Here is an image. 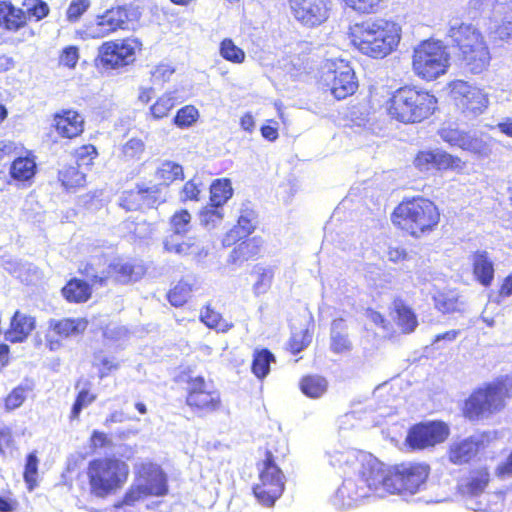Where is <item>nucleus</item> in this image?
I'll list each match as a JSON object with an SVG mask.
<instances>
[{
    "mask_svg": "<svg viewBox=\"0 0 512 512\" xmlns=\"http://www.w3.org/2000/svg\"><path fill=\"white\" fill-rule=\"evenodd\" d=\"M331 463L345 476L339 488L341 496L358 501L373 493H386L388 467L372 454L348 450L336 452Z\"/></svg>",
    "mask_w": 512,
    "mask_h": 512,
    "instance_id": "f257e3e1",
    "label": "nucleus"
},
{
    "mask_svg": "<svg viewBox=\"0 0 512 512\" xmlns=\"http://www.w3.org/2000/svg\"><path fill=\"white\" fill-rule=\"evenodd\" d=\"M348 38L359 53L380 60L397 50L402 39V28L391 19H368L352 24L348 29Z\"/></svg>",
    "mask_w": 512,
    "mask_h": 512,
    "instance_id": "f03ea898",
    "label": "nucleus"
},
{
    "mask_svg": "<svg viewBox=\"0 0 512 512\" xmlns=\"http://www.w3.org/2000/svg\"><path fill=\"white\" fill-rule=\"evenodd\" d=\"M383 107L391 121L403 125H414L434 115L438 109V99L428 89L404 84L389 93Z\"/></svg>",
    "mask_w": 512,
    "mask_h": 512,
    "instance_id": "7ed1b4c3",
    "label": "nucleus"
},
{
    "mask_svg": "<svg viewBox=\"0 0 512 512\" xmlns=\"http://www.w3.org/2000/svg\"><path fill=\"white\" fill-rule=\"evenodd\" d=\"M390 219L403 234L419 239L437 230L441 211L430 198L414 195L403 198L391 212Z\"/></svg>",
    "mask_w": 512,
    "mask_h": 512,
    "instance_id": "20e7f679",
    "label": "nucleus"
},
{
    "mask_svg": "<svg viewBox=\"0 0 512 512\" xmlns=\"http://www.w3.org/2000/svg\"><path fill=\"white\" fill-rule=\"evenodd\" d=\"M263 458L256 463L259 482L253 485L252 493L257 501L271 508L285 490V476L278 466L288 452L283 440L271 438L263 448H259Z\"/></svg>",
    "mask_w": 512,
    "mask_h": 512,
    "instance_id": "39448f33",
    "label": "nucleus"
},
{
    "mask_svg": "<svg viewBox=\"0 0 512 512\" xmlns=\"http://www.w3.org/2000/svg\"><path fill=\"white\" fill-rule=\"evenodd\" d=\"M447 35L466 74L481 75L488 71L492 56L483 33L476 26L458 23L449 27Z\"/></svg>",
    "mask_w": 512,
    "mask_h": 512,
    "instance_id": "423d86ee",
    "label": "nucleus"
},
{
    "mask_svg": "<svg viewBox=\"0 0 512 512\" xmlns=\"http://www.w3.org/2000/svg\"><path fill=\"white\" fill-rule=\"evenodd\" d=\"M510 399L512 374L501 375L473 389L462 403L461 414L471 422L482 421L503 411Z\"/></svg>",
    "mask_w": 512,
    "mask_h": 512,
    "instance_id": "0eeeda50",
    "label": "nucleus"
},
{
    "mask_svg": "<svg viewBox=\"0 0 512 512\" xmlns=\"http://www.w3.org/2000/svg\"><path fill=\"white\" fill-rule=\"evenodd\" d=\"M128 474V465L120 459L112 457L91 460L87 468L90 496L106 498L123 486Z\"/></svg>",
    "mask_w": 512,
    "mask_h": 512,
    "instance_id": "6e6552de",
    "label": "nucleus"
},
{
    "mask_svg": "<svg viewBox=\"0 0 512 512\" xmlns=\"http://www.w3.org/2000/svg\"><path fill=\"white\" fill-rule=\"evenodd\" d=\"M412 71L422 81L432 82L445 75L450 67V55L440 40L421 41L412 52Z\"/></svg>",
    "mask_w": 512,
    "mask_h": 512,
    "instance_id": "1a4fd4ad",
    "label": "nucleus"
},
{
    "mask_svg": "<svg viewBox=\"0 0 512 512\" xmlns=\"http://www.w3.org/2000/svg\"><path fill=\"white\" fill-rule=\"evenodd\" d=\"M431 468L426 462L403 461L388 467L386 493L411 496L418 493L428 481Z\"/></svg>",
    "mask_w": 512,
    "mask_h": 512,
    "instance_id": "9d476101",
    "label": "nucleus"
},
{
    "mask_svg": "<svg viewBox=\"0 0 512 512\" xmlns=\"http://www.w3.org/2000/svg\"><path fill=\"white\" fill-rule=\"evenodd\" d=\"M321 82L334 99L340 101L353 96L359 88L355 70L349 61L331 59L325 63Z\"/></svg>",
    "mask_w": 512,
    "mask_h": 512,
    "instance_id": "9b49d317",
    "label": "nucleus"
},
{
    "mask_svg": "<svg viewBox=\"0 0 512 512\" xmlns=\"http://www.w3.org/2000/svg\"><path fill=\"white\" fill-rule=\"evenodd\" d=\"M160 495V466L143 463L139 467L138 477L125 492L122 499L114 504L115 512H126L148 496Z\"/></svg>",
    "mask_w": 512,
    "mask_h": 512,
    "instance_id": "f8f14e48",
    "label": "nucleus"
},
{
    "mask_svg": "<svg viewBox=\"0 0 512 512\" xmlns=\"http://www.w3.org/2000/svg\"><path fill=\"white\" fill-rule=\"evenodd\" d=\"M449 95L457 110L467 119H475L489 106V95L484 89L461 79L448 83Z\"/></svg>",
    "mask_w": 512,
    "mask_h": 512,
    "instance_id": "ddd939ff",
    "label": "nucleus"
},
{
    "mask_svg": "<svg viewBox=\"0 0 512 512\" xmlns=\"http://www.w3.org/2000/svg\"><path fill=\"white\" fill-rule=\"evenodd\" d=\"M185 402L199 416L216 412L222 405L219 391L203 376L188 378Z\"/></svg>",
    "mask_w": 512,
    "mask_h": 512,
    "instance_id": "4468645a",
    "label": "nucleus"
},
{
    "mask_svg": "<svg viewBox=\"0 0 512 512\" xmlns=\"http://www.w3.org/2000/svg\"><path fill=\"white\" fill-rule=\"evenodd\" d=\"M141 16L138 5H119L106 10L98 15L96 22L89 27V34L94 38L105 37L118 29H129L130 23H134Z\"/></svg>",
    "mask_w": 512,
    "mask_h": 512,
    "instance_id": "2eb2a0df",
    "label": "nucleus"
},
{
    "mask_svg": "<svg viewBox=\"0 0 512 512\" xmlns=\"http://www.w3.org/2000/svg\"><path fill=\"white\" fill-rule=\"evenodd\" d=\"M449 435L450 427L444 421L419 422L410 427L405 443L412 450H425L445 442Z\"/></svg>",
    "mask_w": 512,
    "mask_h": 512,
    "instance_id": "dca6fc26",
    "label": "nucleus"
},
{
    "mask_svg": "<svg viewBox=\"0 0 512 512\" xmlns=\"http://www.w3.org/2000/svg\"><path fill=\"white\" fill-rule=\"evenodd\" d=\"M413 166L421 173L455 172L462 173L466 168V161L443 149L419 150L413 158Z\"/></svg>",
    "mask_w": 512,
    "mask_h": 512,
    "instance_id": "f3484780",
    "label": "nucleus"
},
{
    "mask_svg": "<svg viewBox=\"0 0 512 512\" xmlns=\"http://www.w3.org/2000/svg\"><path fill=\"white\" fill-rule=\"evenodd\" d=\"M140 46L137 39L105 42L99 47L96 65L104 69H119L130 65L135 61L136 50Z\"/></svg>",
    "mask_w": 512,
    "mask_h": 512,
    "instance_id": "a211bd4d",
    "label": "nucleus"
},
{
    "mask_svg": "<svg viewBox=\"0 0 512 512\" xmlns=\"http://www.w3.org/2000/svg\"><path fill=\"white\" fill-rule=\"evenodd\" d=\"M191 214L187 209L176 211L169 220L172 234L164 240V249L180 255H198L199 247L191 239L185 240L184 235L189 231Z\"/></svg>",
    "mask_w": 512,
    "mask_h": 512,
    "instance_id": "6ab92c4d",
    "label": "nucleus"
},
{
    "mask_svg": "<svg viewBox=\"0 0 512 512\" xmlns=\"http://www.w3.org/2000/svg\"><path fill=\"white\" fill-rule=\"evenodd\" d=\"M294 18L306 27H316L328 20L332 0H287Z\"/></svg>",
    "mask_w": 512,
    "mask_h": 512,
    "instance_id": "aec40b11",
    "label": "nucleus"
},
{
    "mask_svg": "<svg viewBox=\"0 0 512 512\" xmlns=\"http://www.w3.org/2000/svg\"><path fill=\"white\" fill-rule=\"evenodd\" d=\"M493 480L491 469L487 465H478L468 469L459 479L456 491L465 500H477L486 493Z\"/></svg>",
    "mask_w": 512,
    "mask_h": 512,
    "instance_id": "412c9836",
    "label": "nucleus"
},
{
    "mask_svg": "<svg viewBox=\"0 0 512 512\" xmlns=\"http://www.w3.org/2000/svg\"><path fill=\"white\" fill-rule=\"evenodd\" d=\"M482 446V440L475 436L455 439L447 446V460L456 466L467 465L478 456Z\"/></svg>",
    "mask_w": 512,
    "mask_h": 512,
    "instance_id": "4be33fe9",
    "label": "nucleus"
},
{
    "mask_svg": "<svg viewBox=\"0 0 512 512\" xmlns=\"http://www.w3.org/2000/svg\"><path fill=\"white\" fill-rule=\"evenodd\" d=\"M144 273L145 269L142 265L118 259L109 264L106 277L107 281L112 279L116 283L129 284L139 280Z\"/></svg>",
    "mask_w": 512,
    "mask_h": 512,
    "instance_id": "5701e85b",
    "label": "nucleus"
},
{
    "mask_svg": "<svg viewBox=\"0 0 512 512\" xmlns=\"http://www.w3.org/2000/svg\"><path fill=\"white\" fill-rule=\"evenodd\" d=\"M472 273L475 280L483 287L487 288L492 285L495 268L487 251L477 250L472 254Z\"/></svg>",
    "mask_w": 512,
    "mask_h": 512,
    "instance_id": "b1692460",
    "label": "nucleus"
},
{
    "mask_svg": "<svg viewBox=\"0 0 512 512\" xmlns=\"http://www.w3.org/2000/svg\"><path fill=\"white\" fill-rule=\"evenodd\" d=\"M54 126L62 137L73 138L83 132V117L76 111L63 110L54 116Z\"/></svg>",
    "mask_w": 512,
    "mask_h": 512,
    "instance_id": "393cba45",
    "label": "nucleus"
},
{
    "mask_svg": "<svg viewBox=\"0 0 512 512\" xmlns=\"http://www.w3.org/2000/svg\"><path fill=\"white\" fill-rule=\"evenodd\" d=\"M253 219L251 211L241 213L236 224L224 235L223 245L230 247L236 245L242 239L249 238L255 230Z\"/></svg>",
    "mask_w": 512,
    "mask_h": 512,
    "instance_id": "a878e982",
    "label": "nucleus"
},
{
    "mask_svg": "<svg viewBox=\"0 0 512 512\" xmlns=\"http://www.w3.org/2000/svg\"><path fill=\"white\" fill-rule=\"evenodd\" d=\"M35 328V319L16 311L11 319L10 329L5 332V340L11 343L24 341Z\"/></svg>",
    "mask_w": 512,
    "mask_h": 512,
    "instance_id": "bb28decb",
    "label": "nucleus"
},
{
    "mask_svg": "<svg viewBox=\"0 0 512 512\" xmlns=\"http://www.w3.org/2000/svg\"><path fill=\"white\" fill-rule=\"evenodd\" d=\"M262 240L259 237L245 238L238 242L229 255V262L241 264L256 259L261 251Z\"/></svg>",
    "mask_w": 512,
    "mask_h": 512,
    "instance_id": "cd10ccee",
    "label": "nucleus"
},
{
    "mask_svg": "<svg viewBox=\"0 0 512 512\" xmlns=\"http://www.w3.org/2000/svg\"><path fill=\"white\" fill-rule=\"evenodd\" d=\"M299 389L306 397L317 399L326 393L328 381L319 374H306L299 380Z\"/></svg>",
    "mask_w": 512,
    "mask_h": 512,
    "instance_id": "c85d7f7f",
    "label": "nucleus"
},
{
    "mask_svg": "<svg viewBox=\"0 0 512 512\" xmlns=\"http://www.w3.org/2000/svg\"><path fill=\"white\" fill-rule=\"evenodd\" d=\"M92 294L91 285L81 279L73 278L62 288L63 297L74 303L86 302Z\"/></svg>",
    "mask_w": 512,
    "mask_h": 512,
    "instance_id": "c756f323",
    "label": "nucleus"
},
{
    "mask_svg": "<svg viewBox=\"0 0 512 512\" xmlns=\"http://www.w3.org/2000/svg\"><path fill=\"white\" fill-rule=\"evenodd\" d=\"M23 9L15 8L9 2L0 3V24L8 30L16 31L26 23Z\"/></svg>",
    "mask_w": 512,
    "mask_h": 512,
    "instance_id": "7c9ffc66",
    "label": "nucleus"
},
{
    "mask_svg": "<svg viewBox=\"0 0 512 512\" xmlns=\"http://www.w3.org/2000/svg\"><path fill=\"white\" fill-rule=\"evenodd\" d=\"M276 361L274 354L267 348H257L253 351L251 372L259 380L270 373V366Z\"/></svg>",
    "mask_w": 512,
    "mask_h": 512,
    "instance_id": "2f4dec72",
    "label": "nucleus"
},
{
    "mask_svg": "<svg viewBox=\"0 0 512 512\" xmlns=\"http://www.w3.org/2000/svg\"><path fill=\"white\" fill-rule=\"evenodd\" d=\"M393 306L396 313V322L401 328L402 333L407 334L413 332L418 325L414 311L401 299H395Z\"/></svg>",
    "mask_w": 512,
    "mask_h": 512,
    "instance_id": "473e14b6",
    "label": "nucleus"
},
{
    "mask_svg": "<svg viewBox=\"0 0 512 512\" xmlns=\"http://www.w3.org/2000/svg\"><path fill=\"white\" fill-rule=\"evenodd\" d=\"M49 327L59 336L67 338L84 332L87 328V321L81 318L62 320H50Z\"/></svg>",
    "mask_w": 512,
    "mask_h": 512,
    "instance_id": "72a5a7b5",
    "label": "nucleus"
},
{
    "mask_svg": "<svg viewBox=\"0 0 512 512\" xmlns=\"http://www.w3.org/2000/svg\"><path fill=\"white\" fill-rule=\"evenodd\" d=\"M195 289L194 282L181 279L168 291L167 299L172 306L181 307L188 302Z\"/></svg>",
    "mask_w": 512,
    "mask_h": 512,
    "instance_id": "f704fd0d",
    "label": "nucleus"
},
{
    "mask_svg": "<svg viewBox=\"0 0 512 512\" xmlns=\"http://www.w3.org/2000/svg\"><path fill=\"white\" fill-rule=\"evenodd\" d=\"M233 196V188L228 178L215 179L210 185L209 202L213 206H224Z\"/></svg>",
    "mask_w": 512,
    "mask_h": 512,
    "instance_id": "c9c22d12",
    "label": "nucleus"
},
{
    "mask_svg": "<svg viewBox=\"0 0 512 512\" xmlns=\"http://www.w3.org/2000/svg\"><path fill=\"white\" fill-rule=\"evenodd\" d=\"M459 148L479 157H487L492 152L490 141L476 135H471L468 132L463 137Z\"/></svg>",
    "mask_w": 512,
    "mask_h": 512,
    "instance_id": "e433bc0d",
    "label": "nucleus"
},
{
    "mask_svg": "<svg viewBox=\"0 0 512 512\" xmlns=\"http://www.w3.org/2000/svg\"><path fill=\"white\" fill-rule=\"evenodd\" d=\"M313 333L308 328L294 330L286 343L285 349L292 355L305 350L312 342Z\"/></svg>",
    "mask_w": 512,
    "mask_h": 512,
    "instance_id": "4c0bfd02",
    "label": "nucleus"
},
{
    "mask_svg": "<svg viewBox=\"0 0 512 512\" xmlns=\"http://www.w3.org/2000/svg\"><path fill=\"white\" fill-rule=\"evenodd\" d=\"M36 164L34 161L19 157L15 159L10 167V175L17 181H29L36 173Z\"/></svg>",
    "mask_w": 512,
    "mask_h": 512,
    "instance_id": "58836bf2",
    "label": "nucleus"
},
{
    "mask_svg": "<svg viewBox=\"0 0 512 512\" xmlns=\"http://www.w3.org/2000/svg\"><path fill=\"white\" fill-rule=\"evenodd\" d=\"M199 319L208 328L221 332H226L232 327V325L228 324L222 318V315L211 306V304H206L203 307Z\"/></svg>",
    "mask_w": 512,
    "mask_h": 512,
    "instance_id": "ea45409f",
    "label": "nucleus"
},
{
    "mask_svg": "<svg viewBox=\"0 0 512 512\" xmlns=\"http://www.w3.org/2000/svg\"><path fill=\"white\" fill-rule=\"evenodd\" d=\"M345 7L358 14L370 15L380 12L388 0H340Z\"/></svg>",
    "mask_w": 512,
    "mask_h": 512,
    "instance_id": "a19ab883",
    "label": "nucleus"
},
{
    "mask_svg": "<svg viewBox=\"0 0 512 512\" xmlns=\"http://www.w3.org/2000/svg\"><path fill=\"white\" fill-rule=\"evenodd\" d=\"M58 178L66 189L82 187L86 182V175L76 166H68L58 173Z\"/></svg>",
    "mask_w": 512,
    "mask_h": 512,
    "instance_id": "79ce46f5",
    "label": "nucleus"
},
{
    "mask_svg": "<svg viewBox=\"0 0 512 512\" xmlns=\"http://www.w3.org/2000/svg\"><path fill=\"white\" fill-rule=\"evenodd\" d=\"M220 55L226 61L240 64L245 60V52L230 38H225L220 43Z\"/></svg>",
    "mask_w": 512,
    "mask_h": 512,
    "instance_id": "37998d69",
    "label": "nucleus"
},
{
    "mask_svg": "<svg viewBox=\"0 0 512 512\" xmlns=\"http://www.w3.org/2000/svg\"><path fill=\"white\" fill-rule=\"evenodd\" d=\"M224 217L222 206L205 205L199 211L200 224L204 227H215Z\"/></svg>",
    "mask_w": 512,
    "mask_h": 512,
    "instance_id": "c03bdc74",
    "label": "nucleus"
},
{
    "mask_svg": "<svg viewBox=\"0 0 512 512\" xmlns=\"http://www.w3.org/2000/svg\"><path fill=\"white\" fill-rule=\"evenodd\" d=\"M24 12L29 20L40 21L49 13V6L43 0H24Z\"/></svg>",
    "mask_w": 512,
    "mask_h": 512,
    "instance_id": "a18cd8bd",
    "label": "nucleus"
},
{
    "mask_svg": "<svg viewBox=\"0 0 512 512\" xmlns=\"http://www.w3.org/2000/svg\"><path fill=\"white\" fill-rule=\"evenodd\" d=\"M184 172L181 165L167 161L162 163V185L169 186L174 182H181Z\"/></svg>",
    "mask_w": 512,
    "mask_h": 512,
    "instance_id": "49530a36",
    "label": "nucleus"
},
{
    "mask_svg": "<svg viewBox=\"0 0 512 512\" xmlns=\"http://www.w3.org/2000/svg\"><path fill=\"white\" fill-rule=\"evenodd\" d=\"M199 118V111L193 105H185L180 108L175 117L174 123L179 128H188L192 126Z\"/></svg>",
    "mask_w": 512,
    "mask_h": 512,
    "instance_id": "de8ad7c7",
    "label": "nucleus"
},
{
    "mask_svg": "<svg viewBox=\"0 0 512 512\" xmlns=\"http://www.w3.org/2000/svg\"><path fill=\"white\" fill-rule=\"evenodd\" d=\"M147 195H143L142 189L137 191H125L119 198V205L126 211H135L142 208V199Z\"/></svg>",
    "mask_w": 512,
    "mask_h": 512,
    "instance_id": "09e8293b",
    "label": "nucleus"
},
{
    "mask_svg": "<svg viewBox=\"0 0 512 512\" xmlns=\"http://www.w3.org/2000/svg\"><path fill=\"white\" fill-rule=\"evenodd\" d=\"M31 390L32 388L28 384H21L14 388L5 399L6 409L11 411L19 408Z\"/></svg>",
    "mask_w": 512,
    "mask_h": 512,
    "instance_id": "8fccbe9b",
    "label": "nucleus"
},
{
    "mask_svg": "<svg viewBox=\"0 0 512 512\" xmlns=\"http://www.w3.org/2000/svg\"><path fill=\"white\" fill-rule=\"evenodd\" d=\"M38 457L36 452H31L26 457V463L24 467L23 477L25 482L28 484L30 490L36 485V479L38 475Z\"/></svg>",
    "mask_w": 512,
    "mask_h": 512,
    "instance_id": "3c124183",
    "label": "nucleus"
},
{
    "mask_svg": "<svg viewBox=\"0 0 512 512\" xmlns=\"http://www.w3.org/2000/svg\"><path fill=\"white\" fill-rule=\"evenodd\" d=\"M95 399L96 396L94 394H90L88 388H86L85 386L81 388L72 406L71 417L77 418L80 415L81 411L89 404L94 402Z\"/></svg>",
    "mask_w": 512,
    "mask_h": 512,
    "instance_id": "603ef678",
    "label": "nucleus"
},
{
    "mask_svg": "<svg viewBox=\"0 0 512 512\" xmlns=\"http://www.w3.org/2000/svg\"><path fill=\"white\" fill-rule=\"evenodd\" d=\"M201 194L200 184L195 179L188 180L181 189L180 200L185 203L188 201H199Z\"/></svg>",
    "mask_w": 512,
    "mask_h": 512,
    "instance_id": "864d4df0",
    "label": "nucleus"
},
{
    "mask_svg": "<svg viewBox=\"0 0 512 512\" xmlns=\"http://www.w3.org/2000/svg\"><path fill=\"white\" fill-rule=\"evenodd\" d=\"M436 307L442 313H453L458 310L459 296L442 294L436 302Z\"/></svg>",
    "mask_w": 512,
    "mask_h": 512,
    "instance_id": "5fc2aeb1",
    "label": "nucleus"
},
{
    "mask_svg": "<svg viewBox=\"0 0 512 512\" xmlns=\"http://www.w3.org/2000/svg\"><path fill=\"white\" fill-rule=\"evenodd\" d=\"M90 6L89 0H73L67 9V19L76 22Z\"/></svg>",
    "mask_w": 512,
    "mask_h": 512,
    "instance_id": "6e6d98bb",
    "label": "nucleus"
},
{
    "mask_svg": "<svg viewBox=\"0 0 512 512\" xmlns=\"http://www.w3.org/2000/svg\"><path fill=\"white\" fill-rule=\"evenodd\" d=\"M96 156L97 151L94 146H83L77 152L76 165L79 168L84 166L88 167L92 164V161Z\"/></svg>",
    "mask_w": 512,
    "mask_h": 512,
    "instance_id": "4d7b16f0",
    "label": "nucleus"
},
{
    "mask_svg": "<svg viewBox=\"0 0 512 512\" xmlns=\"http://www.w3.org/2000/svg\"><path fill=\"white\" fill-rule=\"evenodd\" d=\"M331 350L336 353H344L351 349V342L346 334L336 333L331 337Z\"/></svg>",
    "mask_w": 512,
    "mask_h": 512,
    "instance_id": "13d9d810",
    "label": "nucleus"
},
{
    "mask_svg": "<svg viewBox=\"0 0 512 512\" xmlns=\"http://www.w3.org/2000/svg\"><path fill=\"white\" fill-rule=\"evenodd\" d=\"M466 134L467 132L456 129H442L440 132V136L444 142L448 143L450 146H456L458 148Z\"/></svg>",
    "mask_w": 512,
    "mask_h": 512,
    "instance_id": "bf43d9fd",
    "label": "nucleus"
},
{
    "mask_svg": "<svg viewBox=\"0 0 512 512\" xmlns=\"http://www.w3.org/2000/svg\"><path fill=\"white\" fill-rule=\"evenodd\" d=\"M78 58V49L74 46H69L62 51V54L59 58V63L69 68H73L76 66Z\"/></svg>",
    "mask_w": 512,
    "mask_h": 512,
    "instance_id": "052dcab7",
    "label": "nucleus"
},
{
    "mask_svg": "<svg viewBox=\"0 0 512 512\" xmlns=\"http://www.w3.org/2000/svg\"><path fill=\"white\" fill-rule=\"evenodd\" d=\"M144 149V144L139 139H130L123 146V154L126 158L132 159L137 157L140 153H142Z\"/></svg>",
    "mask_w": 512,
    "mask_h": 512,
    "instance_id": "680f3d73",
    "label": "nucleus"
},
{
    "mask_svg": "<svg viewBox=\"0 0 512 512\" xmlns=\"http://www.w3.org/2000/svg\"><path fill=\"white\" fill-rule=\"evenodd\" d=\"M14 444V438L12 435L11 428L7 426L0 427V456H6V449L12 447Z\"/></svg>",
    "mask_w": 512,
    "mask_h": 512,
    "instance_id": "e2e57ef3",
    "label": "nucleus"
},
{
    "mask_svg": "<svg viewBox=\"0 0 512 512\" xmlns=\"http://www.w3.org/2000/svg\"><path fill=\"white\" fill-rule=\"evenodd\" d=\"M387 258L392 263H400L409 259V253L403 246H389Z\"/></svg>",
    "mask_w": 512,
    "mask_h": 512,
    "instance_id": "0e129e2a",
    "label": "nucleus"
},
{
    "mask_svg": "<svg viewBox=\"0 0 512 512\" xmlns=\"http://www.w3.org/2000/svg\"><path fill=\"white\" fill-rule=\"evenodd\" d=\"M142 192L143 195H147V197H144L145 199H142L141 201L142 208L147 207L157 209L158 205L160 204L158 202L157 191H152L151 189L147 188L142 190Z\"/></svg>",
    "mask_w": 512,
    "mask_h": 512,
    "instance_id": "69168bd1",
    "label": "nucleus"
},
{
    "mask_svg": "<svg viewBox=\"0 0 512 512\" xmlns=\"http://www.w3.org/2000/svg\"><path fill=\"white\" fill-rule=\"evenodd\" d=\"M367 317L376 325L381 326L384 329L388 328V321L385 319L384 315L374 309H367L366 311Z\"/></svg>",
    "mask_w": 512,
    "mask_h": 512,
    "instance_id": "338daca9",
    "label": "nucleus"
},
{
    "mask_svg": "<svg viewBox=\"0 0 512 512\" xmlns=\"http://www.w3.org/2000/svg\"><path fill=\"white\" fill-rule=\"evenodd\" d=\"M498 293L501 297L512 296V272L509 273L502 281Z\"/></svg>",
    "mask_w": 512,
    "mask_h": 512,
    "instance_id": "774afa93",
    "label": "nucleus"
}]
</instances>
